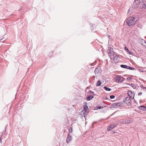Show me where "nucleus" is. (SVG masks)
<instances>
[{"instance_id": "f257e3e1", "label": "nucleus", "mask_w": 146, "mask_h": 146, "mask_svg": "<svg viewBox=\"0 0 146 146\" xmlns=\"http://www.w3.org/2000/svg\"><path fill=\"white\" fill-rule=\"evenodd\" d=\"M134 17H129L127 20L126 23L129 26L134 25L135 23Z\"/></svg>"}, {"instance_id": "f03ea898", "label": "nucleus", "mask_w": 146, "mask_h": 146, "mask_svg": "<svg viewBox=\"0 0 146 146\" xmlns=\"http://www.w3.org/2000/svg\"><path fill=\"white\" fill-rule=\"evenodd\" d=\"M115 80L116 82L117 83H121L123 81L125 78L120 75H117L116 76L115 78Z\"/></svg>"}, {"instance_id": "7ed1b4c3", "label": "nucleus", "mask_w": 146, "mask_h": 146, "mask_svg": "<svg viewBox=\"0 0 146 146\" xmlns=\"http://www.w3.org/2000/svg\"><path fill=\"white\" fill-rule=\"evenodd\" d=\"M123 102L126 104L128 106L131 105V100L129 97H127L123 99Z\"/></svg>"}, {"instance_id": "20e7f679", "label": "nucleus", "mask_w": 146, "mask_h": 146, "mask_svg": "<svg viewBox=\"0 0 146 146\" xmlns=\"http://www.w3.org/2000/svg\"><path fill=\"white\" fill-rule=\"evenodd\" d=\"M121 106H122L121 103H115L112 104L110 106V108H117Z\"/></svg>"}, {"instance_id": "39448f33", "label": "nucleus", "mask_w": 146, "mask_h": 146, "mask_svg": "<svg viewBox=\"0 0 146 146\" xmlns=\"http://www.w3.org/2000/svg\"><path fill=\"white\" fill-rule=\"evenodd\" d=\"M110 58L111 59H113V62L115 63H117L119 61L118 56H116V55L114 54H113V55L112 54V56H111Z\"/></svg>"}, {"instance_id": "423d86ee", "label": "nucleus", "mask_w": 146, "mask_h": 146, "mask_svg": "<svg viewBox=\"0 0 146 146\" xmlns=\"http://www.w3.org/2000/svg\"><path fill=\"white\" fill-rule=\"evenodd\" d=\"M108 50V54L110 57L111 56H112V54L113 55V54H114V52H113V49L111 47L109 48Z\"/></svg>"}, {"instance_id": "0eeeda50", "label": "nucleus", "mask_w": 146, "mask_h": 146, "mask_svg": "<svg viewBox=\"0 0 146 146\" xmlns=\"http://www.w3.org/2000/svg\"><path fill=\"white\" fill-rule=\"evenodd\" d=\"M72 138L70 134H68L67 135V137L66 140V142L69 144L72 141Z\"/></svg>"}, {"instance_id": "6e6552de", "label": "nucleus", "mask_w": 146, "mask_h": 146, "mask_svg": "<svg viewBox=\"0 0 146 146\" xmlns=\"http://www.w3.org/2000/svg\"><path fill=\"white\" fill-rule=\"evenodd\" d=\"M128 95L132 99L134 98L135 94L131 91H129L127 93Z\"/></svg>"}, {"instance_id": "1a4fd4ad", "label": "nucleus", "mask_w": 146, "mask_h": 146, "mask_svg": "<svg viewBox=\"0 0 146 146\" xmlns=\"http://www.w3.org/2000/svg\"><path fill=\"white\" fill-rule=\"evenodd\" d=\"M132 122V121L131 119H126L125 121H123L124 123H131Z\"/></svg>"}, {"instance_id": "9d476101", "label": "nucleus", "mask_w": 146, "mask_h": 146, "mask_svg": "<svg viewBox=\"0 0 146 146\" xmlns=\"http://www.w3.org/2000/svg\"><path fill=\"white\" fill-rule=\"evenodd\" d=\"M139 109L141 110L145 111L146 110V107L143 105L139 107Z\"/></svg>"}, {"instance_id": "9b49d317", "label": "nucleus", "mask_w": 146, "mask_h": 146, "mask_svg": "<svg viewBox=\"0 0 146 146\" xmlns=\"http://www.w3.org/2000/svg\"><path fill=\"white\" fill-rule=\"evenodd\" d=\"M80 115L81 116L80 117H86L87 116V115L86 113H85L84 112H83V113L82 111L81 112V113L80 114Z\"/></svg>"}, {"instance_id": "f8f14e48", "label": "nucleus", "mask_w": 146, "mask_h": 146, "mask_svg": "<svg viewBox=\"0 0 146 146\" xmlns=\"http://www.w3.org/2000/svg\"><path fill=\"white\" fill-rule=\"evenodd\" d=\"M83 110H84V111H85L84 112L86 113V111L87 112L88 111H87V110L88 109V106L87 105H84L83 106Z\"/></svg>"}, {"instance_id": "ddd939ff", "label": "nucleus", "mask_w": 146, "mask_h": 146, "mask_svg": "<svg viewBox=\"0 0 146 146\" xmlns=\"http://www.w3.org/2000/svg\"><path fill=\"white\" fill-rule=\"evenodd\" d=\"M93 98V96L92 95L89 96L86 98L87 100L88 101L91 100Z\"/></svg>"}, {"instance_id": "4468645a", "label": "nucleus", "mask_w": 146, "mask_h": 146, "mask_svg": "<svg viewBox=\"0 0 146 146\" xmlns=\"http://www.w3.org/2000/svg\"><path fill=\"white\" fill-rule=\"evenodd\" d=\"M100 72V69L98 68H96L94 71V72L96 74H98Z\"/></svg>"}, {"instance_id": "2eb2a0df", "label": "nucleus", "mask_w": 146, "mask_h": 146, "mask_svg": "<svg viewBox=\"0 0 146 146\" xmlns=\"http://www.w3.org/2000/svg\"><path fill=\"white\" fill-rule=\"evenodd\" d=\"M120 66L121 67L124 68H127V67H128V66H127V65H123V64H121L120 65Z\"/></svg>"}, {"instance_id": "dca6fc26", "label": "nucleus", "mask_w": 146, "mask_h": 146, "mask_svg": "<svg viewBox=\"0 0 146 146\" xmlns=\"http://www.w3.org/2000/svg\"><path fill=\"white\" fill-rule=\"evenodd\" d=\"M101 81L100 80H98L96 83V86H99L101 85Z\"/></svg>"}, {"instance_id": "f3484780", "label": "nucleus", "mask_w": 146, "mask_h": 146, "mask_svg": "<svg viewBox=\"0 0 146 146\" xmlns=\"http://www.w3.org/2000/svg\"><path fill=\"white\" fill-rule=\"evenodd\" d=\"M104 88L107 91H110L111 90V88L107 87L106 86H104Z\"/></svg>"}, {"instance_id": "a211bd4d", "label": "nucleus", "mask_w": 146, "mask_h": 146, "mask_svg": "<svg viewBox=\"0 0 146 146\" xmlns=\"http://www.w3.org/2000/svg\"><path fill=\"white\" fill-rule=\"evenodd\" d=\"M111 128L113 129L115 127H116L118 125V124H111Z\"/></svg>"}, {"instance_id": "6ab92c4d", "label": "nucleus", "mask_w": 146, "mask_h": 146, "mask_svg": "<svg viewBox=\"0 0 146 146\" xmlns=\"http://www.w3.org/2000/svg\"><path fill=\"white\" fill-rule=\"evenodd\" d=\"M144 1L145 2L143 4V8L144 9H145L146 8V0H144Z\"/></svg>"}, {"instance_id": "aec40b11", "label": "nucleus", "mask_w": 146, "mask_h": 146, "mask_svg": "<svg viewBox=\"0 0 146 146\" xmlns=\"http://www.w3.org/2000/svg\"><path fill=\"white\" fill-rule=\"evenodd\" d=\"M111 125H110L108 126V128H107V130L108 131H110L111 129H113L111 128Z\"/></svg>"}, {"instance_id": "412c9836", "label": "nucleus", "mask_w": 146, "mask_h": 146, "mask_svg": "<svg viewBox=\"0 0 146 146\" xmlns=\"http://www.w3.org/2000/svg\"><path fill=\"white\" fill-rule=\"evenodd\" d=\"M130 85L134 89H136V86L134 84H132Z\"/></svg>"}, {"instance_id": "4be33fe9", "label": "nucleus", "mask_w": 146, "mask_h": 146, "mask_svg": "<svg viewBox=\"0 0 146 146\" xmlns=\"http://www.w3.org/2000/svg\"><path fill=\"white\" fill-rule=\"evenodd\" d=\"M68 132L69 133H72V128L71 127L68 129Z\"/></svg>"}, {"instance_id": "5701e85b", "label": "nucleus", "mask_w": 146, "mask_h": 146, "mask_svg": "<svg viewBox=\"0 0 146 146\" xmlns=\"http://www.w3.org/2000/svg\"><path fill=\"white\" fill-rule=\"evenodd\" d=\"M127 69L130 70H133L135 69V68H134L133 67H132L130 66H128V67H127Z\"/></svg>"}, {"instance_id": "b1692460", "label": "nucleus", "mask_w": 146, "mask_h": 146, "mask_svg": "<svg viewBox=\"0 0 146 146\" xmlns=\"http://www.w3.org/2000/svg\"><path fill=\"white\" fill-rule=\"evenodd\" d=\"M141 42L143 45H144L143 44L145 43L146 44V41L143 39H142Z\"/></svg>"}, {"instance_id": "393cba45", "label": "nucleus", "mask_w": 146, "mask_h": 146, "mask_svg": "<svg viewBox=\"0 0 146 146\" xmlns=\"http://www.w3.org/2000/svg\"><path fill=\"white\" fill-rule=\"evenodd\" d=\"M89 92H90V94H92V95H93L94 96V95H95V94L94 92H93V91H92L91 90H90L89 91Z\"/></svg>"}, {"instance_id": "a878e982", "label": "nucleus", "mask_w": 146, "mask_h": 146, "mask_svg": "<svg viewBox=\"0 0 146 146\" xmlns=\"http://www.w3.org/2000/svg\"><path fill=\"white\" fill-rule=\"evenodd\" d=\"M127 52L129 54L131 55L132 54V53H131L129 50L128 48H127Z\"/></svg>"}, {"instance_id": "bb28decb", "label": "nucleus", "mask_w": 146, "mask_h": 146, "mask_svg": "<svg viewBox=\"0 0 146 146\" xmlns=\"http://www.w3.org/2000/svg\"><path fill=\"white\" fill-rule=\"evenodd\" d=\"M115 98V96L114 95H111L110 96V98L111 99H114Z\"/></svg>"}, {"instance_id": "cd10ccee", "label": "nucleus", "mask_w": 146, "mask_h": 146, "mask_svg": "<svg viewBox=\"0 0 146 146\" xmlns=\"http://www.w3.org/2000/svg\"><path fill=\"white\" fill-rule=\"evenodd\" d=\"M103 107L101 106H99L97 107V109H100L102 108H103Z\"/></svg>"}, {"instance_id": "c85d7f7f", "label": "nucleus", "mask_w": 146, "mask_h": 146, "mask_svg": "<svg viewBox=\"0 0 146 146\" xmlns=\"http://www.w3.org/2000/svg\"><path fill=\"white\" fill-rule=\"evenodd\" d=\"M127 79L129 80H131V79H132V78L131 77H128L127 78Z\"/></svg>"}, {"instance_id": "c756f323", "label": "nucleus", "mask_w": 146, "mask_h": 146, "mask_svg": "<svg viewBox=\"0 0 146 146\" xmlns=\"http://www.w3.org/2000/svg\"><path fill=\"white\" fill-rule=\"evenodd\" d=\"M6 127H5V130H3V133H5L6 132Z\"/></svg>"}, {"instance_id": "7c9ffc66", "label": "nucleus", "mask_w": 146, "mask_h": 146, "mask_svg": "<svg viewBox=\"0 0 146 146\" xmlns=\"http://www.w3.org/2000/svg\"><path fill=\"white\" fill-rule=\"evenodd\" d=\"M142 94V93L141 92H139V93H138V96L141 95Z\"/></svg>"}, {"instance_id": "2f4dec72", "label": "nucleus", "mask_w": 146, "mask_h": 146, "mask_svg": "<svg viewBox=\"0 0 146 146\" xmlns=\"http://www.w3.org/2000/svg\"><path fill=\"white\" fill-rule=\"evenodd\" d=\"M112 133H113V134H114V133H115V131H112Z\"/></svg>"}, {"instance_id": "473e14b6", "label": "nucleus", "mask_w": 146, "mask_h": 146, "mask_svg": "<svg viewBox=\"0 0 146 146\" xmlns=\"http://www.w3.org/2000/svg\"><path fill=\"white\" fill-rule=\"evenodd\" d=\"M143 89H146V87H143Z\"/></svg>"}, {"instance_id": "72a5a7b5", "label": "nucleus", "mask_w": 146, "mask_h": 146, "mask_svg": "<svg viewBox=\"0 0 146 146\" xmlns=\"http://www.w3.org/2000/svg\"><path fill=\"white\" fill-rule=\"evenodd\" d=\"M129 10H128V12L127 13L128 14H129Z\"/></svg>"}, {"instance_id": "f704fd0d", "label": "nucleus", "mask_w": 146, "mask_h": 146, "mask_svg": "<svg viewBox=\"0 0 146 146\" xmlns=\"http://www.w3.org/2000/svg\"><path fill=\"white\" fill-rule=\"evenodd\" d=\"M125 49H127V48L126 47H125Z\"/></svg>"}, {"instance_id": "c9c22d12", "label": "nucleus", "mask_w": 146, "mask_h": 146, "mask_svg": "<svg viewBox=\"0 0 146 146\" xmlns=\"http://www.w3.org/2000/svg\"><path fill=\"white\" fill-rule=\"evenodd\" d=\"M93 66V63H92V64H91Z\"/></svg>"}, {"instance_id": "e433bc0d", "label": "nucleus", "mask_w": 146, "mask_h": 146, "mask_svg": "<svg viewBox=\"0 0 146 146\" xmlns=\"http://www.w3.org/2000/svg\"><path fill=\"white\" fill-rule=\"evenodd\" d=\"M134 101H135V102H136V101H135V100H134Z\"/></svg>"}, {"instance_id": "4c0bfd02", "label": "nucleus", "mask_w": 146, "mask_h": 146, "mask_svg": "<svg viewBox=\"0 0 146 146\" xmlns=\"http://www.w3.org/2000/svg\"><path fill=\"white\" fill-rule=\"evenodd\" d=\"M0 140L1 142V139H0Z\"/></svg>"}, {"instance_id": "58836bf2", "label": "nucleus", "mask_w": 146, "mask_h": 146, "mask_svg": "<svg viewBox=\"0 0 146 146\" xmlns=\"http://www.w3.org/2000/svg\"><path fill=\"white\" fill-rule=\"evenodd\" d=\"M109 36V37H111V36Z\"/></svg>"}, {"instance_id": "ea45409f", "label": "nucleus", "mask_w": 146, "mask_h": 146, "mask_svg": "<svg viewBox=\"0 0 146 146\" xmlns=\"http://www.w3.org/2000/svg\"><path fill=\"white\" fill-rule=\"evenodd\" d=\"M109 36V37H111V36Z\"/></svg>"}]
</instances>
